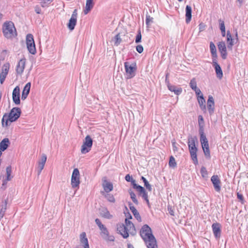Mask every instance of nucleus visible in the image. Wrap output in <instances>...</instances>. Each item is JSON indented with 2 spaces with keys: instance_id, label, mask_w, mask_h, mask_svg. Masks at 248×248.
I'll return each mask as SVG.
<instances>
[{
  "instance_id": "a878e982",
  "label": "nucleus",
  "mask_w": 248,
  "mask_h": 248,
  "mask_svg": "<svg viewBox=\"0 0 248 248\" xmlns=\"http://www.w3.org/2000/svg\"><path fill=\"white\" fill-rule=\"evenodd\" d=\"M77 23V18H74L73 17H71L69 20V22L67 24V26L68 29L70 31H73Z\"/></svg>"
},
{
  "instance_id": "1a4fd4ad",
  "label": "nucleus",
  "mask_w": 248,
  "mask_h": 248,
  "mask_svg": "<svg viewBox=\"0 0 248 248\" xmlns=\"http://www.w3.org/2000/svg\"><path fill=\"white\" fill-rule=\"evenodd\" d=\"M12 99L16 105H19L20 104V88L18 86H16L13 91Z\"/></svg>"
},
{
  "instance_id": "dca6fc26",
  "label": "nucleus",
  "mask_w": 248,
  "mask_h": 248,
  "mask_svg": "<svg viewBox=\"0 0 248 248\" xmlns=\"http://www.w3.org/2000/svg\"><path fill=\"white\" fill-rule=\"evenodd\" d=\"M189 153L190 154L191 158L193 161V163L195 165H197L198 163V160L197 159V152L198 149L196 147H192L189 149Z\"/></svg>"
},
{
  "instance_id": "f3484780",
  "label": "nucleus",
  "mask_w": 248,
  "mask_h": 248,
  "mask_svg": "<svg viewBox=\"0 0 248 248\" xmlns=\"http://www.w3.org/2000/svg\"><path fill=\"white\" fill-rule=\"evenodd\" d=\"M31 84L30 82L27 83L25 87H24V89L22 92V95H21V99L22 100H25L26 99L27 96L28 95L30 89H31Z\"/></svg>"
},
{
  "instance_id": "0e129e2a",
  "label": "nucleus",
  "mask_w": 248,
  "mask_h": 248,
  "mask_svg": "<svg viewBox=\"0 0 248 248\" xmlns=\"http://www.w3.org/2000/svg\"><path fill=\"white\" fill-rule=\"evenodd\" d=\"M131 184L133 186V187L135 189H137V188L138 187V186L136 183V181L135 180H133L131 182Z\"/></svg>"
},
{
  "instance_id": "4c0bfd02",
  "label": "nucleus",
  "mask_w": 248,
  "mask_h": 248,
  "mask_svg": "<svg viewBox=\"0 0 248 248\" xmlns=\"http://www.w3.org/2000/svg\"><path fill=\"white\" fill-rule=\"evenodd\" d=\"M29 52L35 54L36 52L35 44L27 47Z\"/></svg>"
},
{
  "instance_id": "8fccbe9b",
  "label": "nucleus",
  "mask_w": 248,
  "mask_h": 248,
  "mask_svg": "<svg viewBox=\"0 0 248 248\" xmlns=\"http://www.w3.org/2000/svg\"><path fill=\"white\" fill-rule=\"evenodd\" d=\"M234 40L235 39H232V40H231V41H230L228 43V45H227V47H228V48L230 49V50H232V46L234 45Z\"/></svg>"
},
{
  "instance_id": "c756f323",
  "label": "nucleus",
  "mask_w": 248,
  "mask_h": 248,
  "mask_svg": "<svg viewBox=\"0 0 248 248\" xmlns=\"http://www.w3.org/2000/svg\"><path fill=\"white\" fill-rule=\"evenodd\" d=\"M93 1H87L86 3L85 9L84 10V14H87L93 8Z\"/></svg>"
},
{
  "instance_id": "052dcab7",
  "label": "nucleus",
  "mask_w": 248,
  "mask_h": 248,
  "mask_svg": "<svg viewBox=\"0 0 248 248\" xmlns=\"http://www.w3.org/2000/svg\"><path fill=\"white\" fill-rule=\"evenodd\" d=\"M195 92V93L198 96H201V95H202V92L201 91L200 89L198 88L195 90H194Z\"/></svg>"
},
{
  "instance_id": "69168bd1",
  "label": "nucleus",
  "mask_w": 248,
  "mask_h": 248,
  "mask_svg": "<svg viewBox=\"0 0 248 248\" xmlns=\"http://www.w3.org/2000/svg\"><path fill=\"white\" fill-rule=\"evenodd\" d=\"M77 10L76 9H75L74 11L73 12V14L72 15L71 17L77 18Z\"/></svg>"
},
{
  "instance_id": "b1692460",
  "label": "nucleus",
  "mask_w": 248,
  "mask_h": 248,
  "mask_svg": "<svg viewBox=\"0 0 248 248\" xmlns=\"http://www.w3.org/2000/svg\"><path fill=\"white\" fill-rule=\"evenodd\" d=\"M192 9L189 5H186V22L188 23L191 19Z\"/></svg>"
},
{
  "instance_id": "a211bd4d",
  "label": "nucleus",
  "mask_w": 248,
  "mask_h": 248,
  "mask_svg": "<svg viewBox=\"0 0 248 248\" xmlns=\"http://www.w3.org/2000/svg\"><path fill=\"white\" fill-rule=\"evenodd\" d=\"M10 144L9 140L8 138L3 139L0 142V152L2 154V152L5 151L8 147Z\"/></svg>"
},
{
  "instance_id": "603ef678",
  "label": "nucleus",
  "mask_w": 248,
  "mask_h": 248,
  "mask_svg": "<svg viewBox=\"0 0 248 248\" xmlns=\"http://www.w3.org/2000/svg\"><path fill=\"white\" fill-rule=\"evenodd\" d=\"M219 22L220 23V31H223L225 30V26L224 25V23L223 21H222L221 19H219Z\"/></svg>"
},
{
  "instance_id": "6e6552de",
  "label": "nucleus",
  "mask_w": 248,
  "mask_h": 248,
  "mask_svg": "<svg viewBox=\"0 0 248 248\" xmlns=\"http://www.w3.org/2000/svg\"><path fill=\"white\" fill-rule=\"evenodd\" d=\"M99 229L101 231L100 235L105 240L107 241H114L115 237L113 235H109V232L105 226Z\"/></svg>"
},
{
  "instance_id": "7c9ffc66",
  "label": "nucleus",
  "mask_w": 248,
  "mask_h": 248,
  "mask_svg": "<svg viewBox=\"0 0 248 248\" xmlns=\"http://www.w3.org/2000/svg\"><path fill=\"white\" fill-rule=\"evenodd\" d=\"M197 140V138L196 137H192L191 136L188 138V148H191V147H196L195 146V141Z\"/></svg>"
},
{
  "instance_id": "f704fd0d",
  "label": "nucleus",
  "mask_w": 248,
  "mask_h": 248,
  "mask_svg": "<svg viewBox=\"0 0 248 248\" xmlns=\"http://www.w3.org/2000/svg\"><path fill=\"white\" fill-rule=\"evenodd\" d=\"M129 193L130 195V198L132 200L133 202L137 205L138 204L139 202L137 199H136V196L135 194L131 190H129Z\"/></svg>"
},
{
  "instance_id": "39448f33",
  "label": "nucleus",
  "mask_w": 248,
  "mask_h": 248,
  "mask_svg": "<svg viewBox=\"0 0 248 248\" xmlns=\"http://www.w3.org/2000/svg\"><path fill=\"white\" fill-rule=\"evenodd\" d=\"M93 145V140L89 135H87L83 141L81 146V152L82 154H86L89 152Z\"/></svg>"
},
{
  "instance_id": "ea45409f",
  "label": "nucleus",
  "mask_w": 248,
  "mask_h": 248,
  "mask_svg": "<svg viewBox=\"0 0 248 248\" xmlns=\"http://www.w3.org/2000/svg\"><path fill=\"white\" fill-rule=\"evenodd\" d=\"M105 197L110 202L114 203L115 202V198L113 195L110 194H107L105 195Z\"/></svg>"
},
{
  "instance_id": "7ed1b4c3",
  "label": "nucleus",
  "mask_w": 248,
  "mask_h": 248,
  "mask_svg": "<svg viewBox=\"0 0 248 248\" xmlns=\"http://www.w3.org/2000/svg\"><path fill=\"white\" fill-rule=\"evenodd\" d=\"M21 111L20 108H13L9 112V114L5 113L1 121L2 127H7L9 125L8 121L14 122L16 121L20 117Z\"/></svg>"
},
{
  "instance_id": "9d476101",
  "label": "nucleus",
  "mask_w": 248,
  "mask_h": 248,
  "mask_svg": "<svg viewBox=\"0 0 248 248\" xmlns=\"http://www.w3.org/2000/svg\"><path fill=\"white\" fill-rule=\"evenodd\" d=\"M9 67V63H5L2 66V72L0 74V82L1 84H3L8 74Z\"/></svg>"
},
{
  "instance_id": "4468645a",
  "label": "nucleus",
  "mask_w": 248,
  "mask_h": 248,
  "mask_svg": "<svg viewBox=\"0 0 248 248\" xmlns=\"http://www.w3.org/2000/svg\"><path fill=\"white\" fill-rule=\"evenodd\" d=\"M211 180L213 184L215 190L217 192H220L221 190V182L217 175H213Z\"/></svg>"
},
{
  "instance_id": "bb28decb",
  "label": "nucleus",
  "mask_w": 248,
  "mask_h": 248,
  "mask_svg": "<svg viewBox=\"0 0 248 248\" xmlns=\"http://www.w3.org/2000/svg\"><path fill=\"white\" fill-rule=\"evenodd\" d=\"M198 124L199 126V132L202 133V130H204V121L203 117L202 115L198 116Z\"/></svg>"
},
{
  "instance_id": "ddd939ff",
  "label": "nucleus",
  "mask_w": 248,
  "mask_h": 248,
  "mask_svg": "<svg viewBox=\"0 0 248 248\" xmlns=\"http://www.w3.org/2000/svg\"><path fill=\"white\" fill-rule=\"evenodd\" d=\"M213 233L217 239H219L221 235V226L220 223H214L212 225Z\"/></svg>"
},
{
  "instance_id": "0eeeda50",
  "label": "nucleus",
  "mask_w": 248,
  "mask_h": 248,
  "mask_svg": "<svg viewBox=\"0 0 248 248\" xmlns=\"http://www.w3.org/2000/svg\"><path fill=\"white\" fill-rule=\"evenodd\" d=\"M124 67L128 78H131L135 76L136 70V64L129 65L128 62H125Z\"/></svg>"
},
{
  "instance_id": "37998d69",
  "label": "nucleus",
  "mask_w": 248,
  "mask_h": 248,
  "mask_svg": "<svg viewBox=\"0 0 248 248\" xmlns=\"http://www.w3.org/2000/svg\"><path fill=\"white\" fill-rule=\"evenodd\" d=\"M153 18L151 17L149 15H146V24L147 27H149L151 23L153 22Z\"/></svg>"
},
{
  "instance_id": "a19ab883",
  "label": "nucleus",
  "mask_w": 248,
  "mask_h": 248,
  "mask_svg": "<svg viewBox=\"0 0 248 248\" xmlns=\"http://www.w3.org/2000/svg\"><path fill=\"white\" fill-rule=\"evenodd\" d=\"M218 48L219 51L223 50L226 49V45L224 42H220L218 44Z\"/></svg>"
},
{
  "instance_id": "423d86ee",
  "label": "nucleus",
  "mask_w": 248,
  "mask_h": 248,
  "mask_svg": "<svg viewBox=\"0 0 248 248\" xmlns=\"http://www.w3.org/2000/svg\"><path fill=\"white\" fill-rule=\"evenodd\" d=\"M79 171L77 168L74 169L71 177V186L73 188H78L80 184Z\"/></svg>"
},
{
  "instance_id": "3c124183",
  "label": "nucleus",
  "mask_w": 248,
  "mask_h": 248,
  "mask_svg": "<svg viewBox=\"0 0 248 248\" xmlns=\"http://www.w3.org/2000/svg\"><path fill=\"white\" fill-rule=\"evenodd\" d=\"M201 173L203 177H205V176L207 174V171L206 168L204 167H202L201 169Z\"/></svg>"
},
{
  "instance_id": "13d9d810",
  "label": "nucleus",
  "mask_w": 248,
  "mask_h": 248,
  "mask_svg": "<svg viewBox=\"0 0 248 248\" xmlns=\"http://www.w3.org/2000/svg\"><path fill=\"white\" fill-rule=\"evenodd\" d=\"M45 165L41 164L38 163V175H40L41 172V171L44 169Z\"/></svg>"
},
{
  "instance_id": "4be33fe9",
  "label": "nucleus",
  "mask_w": 248,
  "mask_h": 248,
  "mask_svg": "<svg viewBox=\"0 0 248 248\" xmlns=\"http://www.w3.org/2000/svg\"><path fill=\"white\" fill-rule=\"evenodd\" d=\"M100 214L102 217L107 219H111L112 217V215L110 214L108 209L106 207H102L100 209Z\"/></svg>"
},
{
  "instance_id": "bf43d9fd",
  "label": "nucleus",
  "mask_w": 248,
  "mask_h": 248,
  "mask_svg": "<svg viewBox=\"0 0 248 248\" xmlns=\"http://www.w3.org/2000/svg\"><path fill=\"white\" fill-rule=\"evenodd\" d=\"M232 39V35L231 34V32L229 31H227V41L228 43Z\"/></svg>"
},
{
  "instance_id": "2eb2a0df",
  "label": "nucleus",
  "mask_w": 248,
  "mask_h": 248,
  "mask_svg": "<svg viewBox=\"0 0 248 248\" xmlns=\"http://www.w3.org/2000/svg\"><path fill=\"white\" fill-rule=\"evenodd\" d=\"M212 64L215 68L217 78L219 79H221L223 77V72L220 65L217 62L216 59H213Z\"/></svg>"
},
{
  "instance_id": "09e8293b",
  "label": "nucleus",
  "mask_w": 248,
  "mask_h": 248,
  "mask_svg": "<svg viewBox=\"0 0 248 248\" xmlns=\"http://www.w3.org/2000/svg\"><path fill=\"white\" fill-rule=\"evenodd\" d=\"M219 52L221 54V56L222 58L224 60L226 59L227 58V49L223 50L222 51L221 50Z\"/></svg>"
},
{
  "instance_id": "4d7b16f0",
  "label": "nucleus",
  "mask_w": 248,
  "mask_h": 248,
  "mask_svg": "<svg viewBox=\"0 0 248 248\" xmlns=\"http://www.w3.org/2000/svg\"><path fill=\"white\" fill-rule=\"evenodd\" d=\"M201 144H202V149H206V148H209L208 141H205V142H204V143L202 142Z\"/></svg>"
},
{
  "instance_id": "c03bdc74",
  "label": "nucleus",
  "mask_w": 248,
  "mask_h": 248,
  "mask_svg": "<svg viewBox=\"0 0 248 248\" xmlns=\"http://www.w3.org/2000/svg\"><path fill=\"white\" fill-rule=\"evenodd\" d=\"M203 151L206 158L210 159L211 158V155L209 148L203 149Z\"/></svg>"
},
{
  "instance_id": "20e7f679",
  "label": "nucleus",
  "mask_w": 248,
  "mask_h": 248,
  "mask_svg": "<svg viewBox=\"0 0 248 248\" xmlns=\"http://www.w3.org/2000/svg\"><path fill=\"white\" fill-rule=\"evenodd\" d=\"M2 31L4 36L7 39H11L17 35L16 29L11 21L6 22L3 25Z\"/></svg>"
},
{
  "instance_id": "5701e85b",
  "label": "nucleus",
  "mask_w": 248,
  "mask_h": 248,
  "mask_svg": "<svg viewBox=\"0 0 248 248\" xmlns=\"http://www.w3.org/2000/svg\"><path fill=\"white\" fill-rule=\"evenodd\" d=\"M103 187L105 191L108 193L113 190V185L111 183L108 182L106 180H104L103 183Z\"/></svg>"
},
{
  "instance_id": "49530a36",
  "label": "nucleus",
  "mask_w": 248,
  "mask_h": 248,
  "mask_svg": "<svg viewBox=\"0 0 248 248\" xmlns=\"http://www.w3.org/2000/svg\"><path fill=\"white\" fill-rule=\"evenodd\" d=\"M142 198L143 199H144L146 202L149 204V200H148V194H147V192L146 191V190L145 191H144L143 193H141V195H140Z\"/></svg>"
},
{
  "instance_id": "338daca9",
  "label": "nucleus",
  "mask_w": 248,
  "mask_h": 248,
  "mask_svg": "<svg viewBox=\"0 0 248 248\" xmlns=\"http://www.w3.org/2000/svg\"><path fill=\"white\" fill-rule=\"evenodd\" d=\"M205 29V25L203 23H201L199 25L200 31H203Z\"/></svg>"
},
{
  "instance_id": "79ce46f5",
  "label": "nucleus",
  "mask_w": 248,
  "mask_h": 248,
  "mask_svg": "<svg viewBox=\"0 0 248 248\" xmlns=\"http://www.w3.org/2000/svg\"><path fill=\"white\" fill-rule=\"evenodd\" d=\"M200 134V141H201V142H205V141H208L206 137V136L204 135V130H202V132H199Z\"/></svg>"
},
{
  "instance_id": "de8ad7c7",
  "label": "nucleus",
  "mask_w": 248,
  "mask_h": 248,
  "mask_svg": "<svg viewBox=\"0 0 248 248\" xmlns=\"http://www.w3.org/2000/svg\"><path fill=\"white\" fill-rule=\"evenodd\" d=\"M47 157L45 154H43L41 157V159L39 161V163L45 165Z\"/></svg>"
},
{
  "instance_id": "680f3d73",
  "label": "nucleus",
  "mask_w": 248,
  "mask_h": 248,
  "mask_svg": "<svg viewBox=\"0 0 248 248\" xmlns=\"http://www.w3.org/2000/svg\"><path fill=\"white\" fill-rule=\"evenodd\" d=\"M125 179L127 182H131L133 180L132 177L129 174H127L125 176Z\"/></svg>"
},
{
  "instance_id": "2f4dec72",
  "label": "nucleus",
  "mask_w": 248,
  "mask_h": 248,
  "mask_svg": "<svg viewBox=\"0 0 248 248\" xmlns=\"http://www.w3.org/2000/svg\"><path fill=\"white\" fill-rule=\"evenodd\" d=\"M6 180L8 181H10L12 178L13 176H11L12 173V168L11 166H8L6 169Z\"/></svg>"
},
{
  "instance_id": "6e6d98bb",
  "label": "nucleus",
  "mask_w": 248,
  "mask_h": 248,
  "mask_svg": "<svg viewBox=\"0 0 248 248\" xmlns=\"http://www.w3.org/2000/svg\"><path fill=\"white\" fill-rule=\"evenodd\" d=\"M136 50L139 53H141L143 51V47L141 45H139L136 46Z\"/></svg>"
},
{
  "instance_id": "72a5a7b5",
  "label": "nucleus",
  "mask_w": 248,
  "mask_h": 248,
  "mask_svg": "<svg viewBox=\"0 0 248 248\" xmlns=\"http://www.w3.org/2000/svg\"><path fill=\"white\" fill-rule=\"evenodd\" d=\"M141 180L143 181V182L144 183V186L146 187L147 189H148L150 191H151L152 190V186L149 183V182L146 180V179L145 177H144L143 176H142Z\"/></svg>"
},
{
  "instance_id": "6ab92c4d",
  "label": "nucleus",
  "mask_w": 248,
  "mask_h": 248,
  "mask_svg": "<svg viewBox=\"0 0 248 248\" xmlns=\"http://www.w3.org/2000/svg\"><path fill=\"white\" fill-rule=\"evenodd\" d=\"M129 207L135 217L137 219V220L139 222H141V217L137 210L136 209V208L132 205L131 203H129Z\"/></svg>"
},
{
  "instance_id": "e433bc0d",
  "label": "nucleus",
  "mask_w": 248,
  "mask_h": 248,
  "mask_svg": "<svg viewBox=\"0 0 248 248\" xmlns=\"http://www.w3.org/2000/svg\"><path fill=\"white\" fill-rule=\"evenodd\" d=\"M189 85H190V88L193 90H194L198 88L197 87V82H196L195 78H193L190 80V82L189 83Z\"/></svg>"
},
{
  "instance_id": "c9c22d12",
  "label": "nucleus",
  "mask_w": 248,
  "mask_h": 248,
  "mask_svg": "<svg viewBox=\"0 0 248 248\" xmlns=\"http://www.w3.org/2000/svg\"><path fill=\"white\" fill-rule=\"evenodd\" d=\"M6 206H7V202L6 201H5V203L2 206V207L0 210V220L3 218L5 212L6 210Z\"/></svg>"
},
{
  "instance_id": "412c9836",
  "label": "nucleus",
  "mask_w": 248,
  "mask_h": 248,
  "mask_svg": "<svg viewBox=\"0 0 248 248\" xmlns=\"http://www.w3.org/2000/svg\"><path fill=\"white\" fill-rule=\"evenodd\" d=\"M80 241L83 245L84 248H89L88 239L85 232H82L80 235Z\"/></svg>"
},
{
  "instance_id": "864d4df0",
  "label": "nucleus",
  "mask_w": 248,
  "mask_h": 248,
  "mask_svg": "<svg viewBox=\"0 0 248 248\" xmlns=\"http://www.w3.org/2000/svg\"><path fill=\"white\" fill-rule=\"evenodd\" d=\"M136 189L140 193V195H141V193L145 191L144 188L140 185L138 186Z\"/></svg>"
},
{
  "instance_id": "f03ea898",
  "label": "nucleus",
  "mask_w": 248,
  "mask_h": 248,
  "mask_svg": "<svg viewBox=\"0 0 248 248\" xmlns=\"http://www.w3.org/2000/svg\"><path fill=\"white\" fill-rule=\"evenodd\" d=\"M117 231L124 238H127L129 236V233L132 235L136 233L134 224L127 219H125V224L122 223L117 225Z\"/></svg>"
},
{
  "instance_id": "f257e3e1",
  "label": "nucleus",
  "mask_w": 248,
  "mask_h": 248,
  "mask_svg": "<svg viewBox=\"0 0 248 248\" xmlns=\"http://www.w3.org/2000/svg\"><path fill=\"white\" fill-rule=\"evenodd\" d=\"M140 235L148 248H157L156 239L152 234L151 228L148 225L145 224L142 227Z\"/></svg>"
},
{
  "instance_id": "cd10ccee",
  "label": "nucleus",
  "mask_w": 248,
  "mask_h": 248,
  "mask_svg": "<svg viewBox=\"0 0 248 248\" xmlns=\"http://www.w3.org/2000/svg\"><path fill=\"white\" fill-rule=\"evenodd\" d=\"M34 44L33 35L31 34H28L26 36L27 47Z\"/></svg>"
},
{
  "instance_id": "9b49d317",
  "label": "nucleus",
  "mask_w": 248,
  "mask_h": 248,
  "mask_svg": "<svg viewBox=\"0 0 248 248\" xmlns=\"http://www.w3.org/2000/svg\"><path fill=\"white\" fill-rule=\"evenodd\" d=\"M207 107L210 115L214 113L215 110V102L214 99L212 95H209L207 102Z\"/></svg>"
},
{
  "instance_id": "f8f14e48",
  "label": "nucleus",
  "mask_w": 248,
  "mask_h": 248,
  "mask_svg": "<svg viewBox=\"0 0 248 248\" xmlns=\"http://www.w3.org/2000/svg\"><path fill=\"white\" fill-rule=\"evenodd\" d=\"M26 59H21L18 62L16 67V72L18 75H21L24 72L26 64Z\"/></svg>"
},
{
  "instance_id": "5fc2aeb1",
  "label": "nucleus",
  "mask_w": 248,
  "mask_h": 248,
  "mask_svg": "<svg viewBox=\"0 0 248 248\" xmlns=\"http://www.w3.org/2000/svg\"><path fill=\"white\" fill-rule=\"evenodd\" d=\"M95 222L96 224L97 225V226H98L99 229L103 228V227L104 226V225L102 224L100 219H99L98 218H96L95 220Z\"/></svg>"
},
{
  "instance_id": "a18cd8bd",
  "label": "nucleus",
  "mask_w": 248,
  "mask_h": 248,
  "mask_svg": "<svg viewBox=\"0 0 248 248\" xmlns=\"http://www.w3.org/2000/svg\"><path fill=\"white\" fill-rule=\"evenodd\" d=\"M141 34L140 32V30H139L138 31V33L136 36V39H135V42L136 43H139L141 42Z\"/></svg>"
},
{
  "instance_id": "393cba45",
  "label": "nucleus",
  "mask_w": 248,
  "mask_h": 248,
  "mask_svg": "<svg viewBox=\"0 0 248 248\" xmlns=\"http://www.w3.org/2000/svg\"><path fill=\"white\" fill-rule=\"evenodd\" d=\"M168 89L171 92H173L176 95H179L182 92L181 88H176V86L171 85H168Z\"/></svg>"
},
{
  "instance_id": "473e14b6",
  "label": "nucleus",
  "mask_w": 248,
  "mask_h": 248,
  "mask_svg": "<svg viewBox=\"0 0 248 248\" xmlns=\"http://www.w3.org/2000/svg\"><path fill=\"white\" fill-rule=\"evenodd\" d=\"M114 44L115 46H118L122 42V39L121 38L120 33H118L113 39Z\"/></svg>"
},
{
  "instance_id": "c85d7f7f",
  "label": "nucleus",
  "mask_w": 248,
  "mask_h": 248,
  "mask_svg": "<svg viewBox=\"0 0 248 248\" xmlns=\"http://www.w3.org/2000/svg\"><path fill=\"white\" fill-rule=\"evenodd\" d=\"M210 51L213 59H216L217 57V49L215 45L213 42H210Z\"/></svg>"
},
{
  "instance_id": "aec40b11",
  "label": "nucleus",
  "mask_w": 248,
  "mask_h": 248,
  "mask_svg": "<svg viewBox=\"0 0 248 248\" xmlns=\"http://www.w3.org/2000/svg\"><path fill=\"white\" fill-rule=\"evenodd\" d=\"M198 101L199 104L200 108L204 112H205L206 111V107L205 105V100L204 99L203 95L198 96Z\"/></svg>"
},
{
  "instance_id": "774afa93",
  "label": "nucleus",
  "mask_w": 248,
  "mask_h": 248,
  "mask_svg": "<svg viewBox=\"0 0 248 248\" xmlns=\"http://www.w3.org/2000/svg\"><path fill=\"white\" fill-rule=\"evenodd\" d=\"M168 211H169V213L170 214V215H171V216H174V212L172 209V208L168 207Z\"/></svg>"
},
{
  "instance_id": "e2e57ef3",
  "label": "nucleus",
  "mask_w": 248,
  "mask_h": 248,
  "mask_svg": "<svg viewBox=\"0 0 248 248\" xmlns=\"http://www.w3.org/2000/svg\"><path fill=\"white\" fill-rule=\"evenodd\" d=\"M237 198L242 202H243L244 201V198L242 194H240L239 193H237Z\"/></svg>"
},
{
  "instance_id": "58836bf2",
  "label": "nucleus",
  "mask_w": 248,
  "mask_h": 248,
  "mask_svg": "<svg viewBox=\"0 0 248 248\" xmlns=\"http://www.w3.org/2000/svg\"><path fill=\"white\" fill-rule=\"evenodd\" d=\"M169 164L170 167L172 168H175L177 164L175 158L172 156H171L170 158Z\"/></svg>"
}]
</instances>
